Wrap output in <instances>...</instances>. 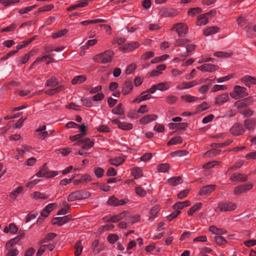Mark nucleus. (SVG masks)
<instances>
[{
  "label": "nucleus",
  "mask_w": 256,
  "mask_h": 256,
  "mask_svg": "<svg viewBox=\"0 0 256 256\" xmlns=\"http://www.w3.org/2000/svg\"><path fill=\"white\" fill-rule=\"evenodd\" d=\"M90 196V192L85 190H79L74 191L69 194L67 197L68 202H72L76 200H80L87 199Z\"/></svg>",
  "instance_id": "1"
},
{
  "label": "nucleus",
  "mask_w": 256,
  "mask_h": 256,
  "mask_svg": "<svg viewBox=\"0 0 256 256\" xmlns=\"http://www.w3.org/2000/svg\"><path fill=\"white\" fill-rule=\"evenodd\" d=\"M114 55V51L112 50H106L94 56V60L97 62L106 64L112 61Z\"/></svg>",
  "instance_id": "2"
},
{
  "label": "nucleus",
  "mask_w": 256,
  "mask_h": 256,
  "mask_svg": "<svg viewBox=\"0 0 256 256\" xmlns=\"http://www.w3.org/2000/svg\"><path fill=\"white\" fill-rule=\"evenodd\" d=\"M237 208V205L230 201H222L218 203V206L215 208L216 212H226L235 210Z\"/></svg>",
  "instance_id": "3"
},
{
  "label": "nucleus",
  "mask_w": 256,
  "mask_h": 256,
  "mask_svg": "<svg viewBox=\"0 0 256 256\" xmlns=\"http://www.w3.org/2000/svg\"><path fill=\"white\" fill-rule=\"evenodd\" d=\"M209 80L208 78L205 80H201L198 83L196 80H192L189 82H183L182 83L178 84L176 88L178 90H184L190 88L194 86H197L198 84H202L203 82H206Z\"/></svg>",
  "instance_id": "4"
},
{
  "label": "nucleus",
  "mask_w": 256,
  "mask_h": 256,
  "mask_svg": "<svg viewBox=\"0 0 256 256\" xmlns=\"http://www.w3.org/2000/svg\"><path fill=\"white\" fill-rule=\"evenodd\" d=\"M248 94L246 92V88L240 86H235L234 88L233 92L230 93V96L235 100L244 98Z\"/></svg>",
  "instance_id": "5"
},
{
  "label": "nucleus",
  "mask_w": 256,
  "mask_h": 256,
  "mask_svg": "<svg viewBox=\"0 0 256 256\" xmlns=\"http://www.w3.org/2000/svg\"><path fill=\"white\" fill-rule=\"evenodd\" d=\"M252 187L253 185L250 183H247L239 185L234 188L233 192L234 194L240 196L250 190L252 188Z\"/></svg>",
  "instance_id": "6"
},
{
  "label": "nucleus",
  "mask_w": 256,
  "mask_h": 256,
  "mask_svg": "<svg viewBox=\"0 0 256 256\" xmlns=\"http://www.w3.org/2000/svg\"><path fill=\"white\" fill-rule=\"evenodd\" d=\"M171 30H175L179 36H184L188 30V26L183 23H178L175 24L172 28Z\"/></svg>",
  "instance_id": "7"
},
{
  "label": "nucleus",
  "mask_w": 256,
  "mask_h": 256,
  "mask_svg": "<svg viewBox=\"0 0 256 256\" xmlns=\"http://www.w3.org/2000/svg\"><path fill=\"white\" fill-rule=\"evenodd\" d=\"M245 130L243 126L239 124L236 123L230 129V133L234 136H238L244 134Z\"/></svg>",
  "instance_id": "8"
},
{
  "label": "nucleus",
  "mask_w": 256,
  "mask_h": 256,
  "mask_svg": "<svg viewBox=\"0 0 256 256\" xmlns=\"http://www.w3.org/2000/svg\"><path fill=\"white\" fill-rule=\"evenodd\" d=\"M128 202V200L127 199H122L119 200L114 196H112L108 198V204L112 206H123Z\"/></svg>",
  "instance_id": "9"
},
{
  "label": "nucleus",
  "mask_w": 256,
  "mask_h": 256,
  "mask_svg": "<svg viewBox=\"0 0 256 256\" xmlns=\"http://www.w3.org/2000/svg\"><path fill=\"white\" fill-rule=\"evenodd\" d=\"M71 216L70 214L54 218L52 220V223L53 224H58V226H62L64 224L68 222L70 220Z\"/></svg>",
  "instance_id": "10"
},
{
  "label": "nucleus",
  "mask_w": 256,
  "mask_h": 256,
  "mask_svg": "<svg viewBox=\"0 0 256 256\" xmlns=\"http://www.w3.org/2000/svg\"><path fill=\"white\" fill-rule=\"evenodd\" d=\"M197 69L202 72H212L218 68V66L216 65L206 64L196 67Z\"/></svg>",
  "instance_id": "11"
},
{
  "label": "nucleus",
  "mask_w": 256,
  "mask_h": 256,
  "mask_svg": "<svg viewBox=\"0 0 256 256\" xmlns=\"http://www.w3.org/2000/svg\"><path fill=\"white\" fill-rule=\"evenodd\" d=\"M216 188L215 184H210L202 186L199 190L198 194L200 196H204L211 194L213 192Z\"/></svg>",
  "instance_id": "12"
},
{
  "label": "nucleus",
  "mask_w": 256,
  "mask_h": 256,
  "mask_svg": "<svg viewBox=\"0 0 256 256\" xmlns=\"http://www.w3.org/2000/svg\"><path fill=\"white\" fill-rule=\"evenodd\" d=\"M94 141L89 138H85L76 142L77 145L82 144V148L85 150H88L92 148L94 146Z\"/></svg>",
  "instance_id": "13"
},
{
  "label": "nucleus",
  "mask_w": 256,
  "mask_h": 256,
  "mask_svg": "<svg viewBox=\"0 0 256 256\" xmlns=\"http://www.w3.org/2000/svg\"><path fill=\"white\" fill-rule=\"evenodd\" d=\"M230 180L232 182H244L248 180V176L243 174L236 172L232 174Z\"/></svg>",
  "instance_id": "14"
},
{
  "label": "nucleus",
  "mask_w": 256,
  "mask_h": 256,
  "mask_svg": "<svg viewBox=\"0 0 256 256\" xmlns=\"http://www.w3.org/2000/svg\"><path fill=\"white\" fill-rule=\"evenodd\" d=\"M230 100L228 94L226 93L217 96L215 98L214 104L216 105L222 106Z\"/></svg>",
  "instance_id": "15"
},
{
  "label": "nucleus",
  "mask_w": 256,
  "mask_h": 256,
  "mask_svg": "<svg viewBox=\"0 0 256 256\" xmlns=\"http://www.w3.org/2000/svg\"><path fill=\"white\" fill-rule=\"evenodd\" d=\"M40 171L44 175V178H50L58 175V173L57 171L48 170L46 164L44 165L40 168Z\"/></svg>",
  "instance_id": "16"
},
{
  "label": "nucleus",
  "mask_w": 256,
  "mask_h": 256,
  "mask_svg": "<svg viewBox=\"0 0 256 256\" xmlns=\"http://www.w3.org/2000/svg\"><path fill=\"white\" fill-rule=\"evenodd\" d=\"M57 207L56 203H51L48 204L41 212V216L44 217H47L50 213Z\"/></svg>",
  "instance_id": "17"
},
{
  "label": "nucleus",
  "mask_w": 256,
  "mask_h": 256,
  "mask_svg": "<svg viewBox=\"0 0 256 256\" xmlns=\"http://www.w3.org/2000/svg\"><path fill=\"white\" fill-rule=\"evenodd\" d=\"M157 118L158 116L154 114L146 115L140 120V123L141 124H146Z\"/></svg>",
  "instance_id": "18"
},
{
  "label": "nucleus",
  "mask_w": 256,
  "mask_h": 256,
  "mask_svg": "<svg viewBox=\"0 0 256 256\" xmlns=\"http://www.w3.org/2000/svg\"><path fill=\"white\" fill-rule=\"evenodd\" d=\"M161 14L164 17H174L178 15V12L174 8H164L161 10Z\"/></svg>",
  "instance_id": "19"
},
{
  "label": "nucleus",
  "mask_w": 256,
  "mask_h": 256,
  "mask_svg": "<svg viewBox=\"0 0 256 256\" xmlns=\"http://www.w3.org/2000/svg\"><path fill=\"white\" fill-rule=\"evenodd\" d=\"M133 84L130 80H126L123 84L122 92L124 95L130 94L132 91Z\"/></svg>",
  "instance_id": "20"
},
{
  "label": "nucleus",
  "mask_w": 256,
  "mask_h": 256,
  "mask_svg": "<svg viewBox=\"0 0 256 256\" xmlns=\"http://www.w3.org/2000/svg\"><path fill=\"white\" fill-rule=\"evenodd\" d=\"M124 218L127 221L128 224H132L140 220V216L138 214L129 215L126 212V216Z\"/></svg>",
  "instance_id": "21"
},
{
  "label": "nucleus",
  "mask_w": 256,
  "mask_h": 256,
  "mask_svg": "<svg viewBox=\"0 0 256 256\" xmlns=\"http://www.w3.org/2000/svg\"><path fill=\"white\" fill-rule=\"evenodd\" d=\"M126 160L125 156H116L110 160V164L118 166L122 164Z\"/></svg>",
  "instance_id": "22"
},
{
  "label": "nucleus",
  "mask_w": 256,
  "mask_h": 256,
  "mask_svg": "<svg viewBox=\"0 0 256 256\" xmlns=\"http://www.w3.org/2000/svg\"><path fill=\"white\" fill-rule=\"evenodd\" d=\"M62 208L58 210L57 215H64L69 212L70 210V206L65 201L62 202Z\"/></svg>",
  "instance_id": "23"
},
{
  "label": "nucleus",
  "mask_w": 256,
  "mask_h": 256,
  "mask_svg": "<svg viewBox=\"0 0 256 256\" xmlns=\"http://www.w3.org/2000/svg\"><path fill=\"white\" fill-rule=\"evenodd\" d=\"M140 44L138 42H134L130 44H124L123 49L126 52H132L138 48Z\"/></svg>",
  "instance_id": "24"
},
{
  "label": "nucleus",
  "mask_w": 256,
  "mask_h": 256,
  "mask_svg": "<svg viewBox=\"0 0 256 256\" xmlns=\"http://www.w3.org/2000/svg\"><path fill=\"white\" fill-rule=\"evenodd\" d=\"M220 28L218 26H210L204 30V34L206 36H208L215 34L219 32Z\"/></svg>",
  "instance_id": "25"
},
{
  "label": "nucleus",
  "mask_w": 256,
  "mask_h": 256,
  "mask_svg": "<svg viewBox=\"0 0 256 256\" xmlns=\"http://www.w3.org/2000/svg\"><path fill=\"white\" fill-rule=\"evenodd\" d=\"M190 202L188 200H186L184 202H176L173 208L175 210H178L180 212V210H182L184 208L190 205Z\"/></svg>",
  "instance_id": "26"
},
{
  "label": "nucleus",
  "mask_w": 256,
  "mask_h": 256,
  "mask_svg": "<svg viewBox=\"0 0 256 256\" xmlns=\"http://www.w3.org/2000/svg\"><path fill=\"white\" fill-rule=\"evenodd\" d=\"M242 81L246 85L250 86L252 84H256V79L254 77L250 76H245L242 78Z\"/></svg>",
  "instance_id": "27"
},
{
  "label": "nucleus",
  "mask_w": 256,
  "mask_h": 256,
  "mask_svg": "<svg viewBox=\"0 0 256 256\" xmlns=\"http://www.w3.org/2000/svg\"><path fill=\"white\" fill-rule=\"evenodd\" d=\"M24 188L22 186H18L13 190L10 194V198L12 200H15L22 192Z\"/></svg>",
  "instance_id": "28"
},
{
  "label": "nucleus",
  "mask_w": 256,
  "mask_h": 256,
  "mask_svg": "<svg viewBox=\"0 0 256 256\" xmlns=\"http://www.w3.org/2000/svg\"><path fill=\"white\" fill-rule=\"evenodd\" d=\"M182 180L180 176L172 177L168 180L169 184L172 186H176L182 184Z\"/></svg>",
  "instance_id": "29"
},
{
  "label": "nucleus",
  "mask_w": 256,
  "mask_h": 256,
  "mask_svg": "<svg viewBox=\"0 0 256 256\" xmlns=\"http://www.w3.org/2000/svg\"><path fill=\"white\" fill-rule=\"evenodd\" d=\"M256 124V120L253 118L247 119L244 122V126L248 130H253Z\"/></svg>",
  "instance_id": "30"
},
{
  "label": "nucleus",
  "mask_w": 256,
  "mask_h": 256,
  "mask_svg": "<svg viewBox=\"0 0 256 256\" xmlns=\"http://www.w3.org/2000/svg\"><path fill=\"white\" fill-rule=\"evenodd\" d=\"M132 175L134 178L137 179L141 177L142 175V172L140 168L134 167L130 168Z\"/></svg>",
  "instance_id": "31"
},
{
  "label": "nucleus",
  "mask_w": 256,
  "mask_h": 256,
  "mask_svg": "<svg viewBox=\"0 0 256 256\" xmlns=\"http://www.w3.org/2000/svg\"><path fill=\"white\" fill-rule=\"evenodd\" d=\"M208 13H206L200 16L198 18L196 24L198 26L206 25L208 22L207 16Z\"/></svg>",
  "instance_id": "32"
},
{
  "label": "nucleus",
  "mask_w": 256,
  "mask_h": 256,
  "mask_svg": "<svg viewBox=\"0 0 256 256\" xmlns=\"http://www.w3.org/2000/svg\"><path fill=\"white\" fill-rule=\"evenodd\" d=\"M209 230L212 234L216 235H221L226 233V230L224 229H221L212 226L209 227Z\"/></svg>",
  "instance_id": "33"
},
{
  "label": "nucleus",
  "mask_w": 256,
  "mask_h": 256,
  "mask_svg": "<svg viewBox=\"0 0 256 256\" xmlns=\"http://www.w3.org/2000/svg\"><path fill=\"white\" fill-rule=\"evenodd\" d=\"M49 197V195L39 192H35L33 193L32 198L36 200H44Z\"/></svg>",
  "instance_id": "34"
},
{
  "label": "nucleus",
  "mask_w": 256,
  "mask_h": 256,
  "mask_svg": "<svg viewBox=\"0 0 256 256\" xmlns=\"http://www.w3.org/2000/svg\"><path fill=\"white\" fill-rule=\"evenodd\" d=\"M86 79L85 75H80L74 77L72 80V84H80L84 82Z\"/></svg>",
  "instance_id": "35"
},
{
  "label": "nucleus",
  "mask_w": 256,
  "mask_h": 256,
  "mask_svg": "<svg viewBox=\"0 0 256 256\" xmlns=\"http://www.w3.org/2000/svg\"><path fill=\"white\" fill-rule=\"evenodd\" d=\"M157 88V90L160 91H164L168 90L170 88V82H160L156 84Z\"/></svg>",
  "instance_id": "36"
},
{
  "label": "nucleus",
  "mask_w": 256,
  "mask_h": 256,
  "mask_svg": "<svg viewBox=\"0 0 256 256\" xmlns=\"http://www.w3.org/2000/svg\"><path fill=\"white\" fill-rule=\"evenodd\" d=\"M160 210V208L158 206H154L152 208L150 212V218L154 220L157 216V214Z\"/></svg>",
  "instance_id": "37"
},
{
  "label": "nucleus",
  "mask_w": 256,
  "mask_h": 256,
  "mask_svg": "<svg viewBox=\"0 0 256 256\" xmlns=\"http://www.w3.org/2000/svg\"><path fill=\"white\" fill-rule=\"evenodd\" d=\"M58 84V79L52 76L48 80L46 83V86H55Z\"/></svg>",
  "instance_id": "38"
},
{
  "label": "nucleus",
  "mask_w": 256,
  "mask_h": 256,
  "mask_svg": "<svg viewBox=\"0 0 256 256\" xmlns=\"http://www.w3.org/2000/svg\"><path fill=\"white\" fill-rule=\"evenodd\" d=\"M157 169L160 172H166L170 169V164L168 163L159 164L157 166Z\"/></svg>",
  "instance_id": "39"
},
{
  "label": "nucleus",
  "mask_w": 256,
  "mask_h": 256,
  "mask_svg": "<svg viewBox=\"0 0 256 256\" xmlns=\"http://www.w3.org/2000/svg\"><path fill=\"white\" fill-rule=\"evenodd\" d=\"M126 214V212H124L116 215L111 216V222H116L119 221L125 217Z\"/></svg>",
  "instance_id": "40"
},
{
  "label": "nucleus",
  "mask_w": 256,
  "mask_h": 256,
  "mask_svg": "<svg viewBox=\"0 0 256 256\" xmlns=\"http://www.w3.org/2000/svg\"><path fill=\"white\" fill-rule=\"evenodd\" d=\"M232 54V52H218L214 53L213 55L214 56L218 58H228Z\"/></svg>",
  "instance_id": "41"
},
{
  "label": "nucleus",
  "mask_w": 256,
  "mask_h": 256,
  "mask_svg": "<svg viewBox=\"0 0 256 256\" xmlns=\"http://www.w3.org/2000/svg\"><path fill=\"white\" fill-rule=\"evenodd\" d=\"M118 128L124 130H131L133 128V125L132 123L120 122Z\"/></svg>",
  "instance_id": "42"
},
{
  "label": "nucleus",
  "mask_w": 256,
  "mask_h": 256,
  "mask_svg": "<svg viewBox=\"0 0 256 256\" xmlns=\"http://www.w3.org/2000/svg\"><path fill=\"white\" fill-rule=\"evenodd\" d=\"M170 57L168 54H166L160 56L155 58L151 60V63L152 64H156L160 62H162Z\"/></svg>",
  "instance_id": "43"
},
{
  "label": "nucleus",
  "mask_w": 256,
  "mask_h": 256,
  "mask_svg": "<svg viewBox=\"0 0 256 256\" xmlns=\"http://www.w3.org/2000/svg\"><path fill=\"white\" fill-rule=\"evenodd\" d=\"M244 30L246 32L248 36L252 38L253 36L252 31L256 32V24L252 28L250 25L246 26L244 28Z\"/></svg>",
  "instance_id": "44"
},
{
  "label": "nucleus",
  "mask_w": 256,
  "mask_h": 256,
  "mask_svg": "<svg viewBox=\"0 0 256 256\" xmlns=\"http://www.w3.org/2000/svg\"><path fill=\"white\" fill-rule=\"evenodd\" d=\"M56 236V234L54 232H51L48 234L40 242V243L44 244L47 242L54 238Z\"/></svg>",
  "instance_id": "45"
},
{
  "label": "nucleus",
  "mask_w": 256,
  "mask_h": 256,
  "mask_svg": "<svg viewBox=\"0 0 256 256\" xmlns=\"http://www.w3.org/2000/svg\"><path fill=\"white\" fill-rule=\"evenodd\" d=\"M75 256H80L82 253L83 247L82 245V242L79 240L75 244Z\"/></svg>",
  "instance_id": "46"
},
{
  "label": "nucleus",
  "mask_w": 256,
  "mask_h": 256,
  "mask_svg": "<svg viewBox=\"0 0 256 256\" xmlns=\"http://www.w3.org/2000/svg\"><path fill=\"white\" fill-rule=\"evenodd\" d=\"M202 206V204L201 202H198L194 206H193L188 211V214L189 216H192L193 214L199 210Z\"/></svg>",
  "instance_id": "47"
},
{
  "label": "nucleus",
  "mask_w": 256,
  "mask_h": 256,
  "mask_svg": "<svg viewBox=\"0 0 256 256\" xmlns=\"http://www.w3.org/2000/svg\"><path fill=\"white\" fill-rule=\"evenodd\" d=\"M112 112L114 114L122 115L124 114V110L122 108V104H118L116 108L112 109Z\"/></svg>",
  "instance_id": "48"
},
{
  "label": "nucleus",
  "mask_w": 256,
  "mask_h": 256,
  "mask_svg": "<svg viewBox=\"0 0 256 256\" xmlns=\"http://www.w3.org/2000/svg\"><path fill=\"white\" fill-rule=\"evenodd\" d=\"M181 98L188 102H196L198 100V98L189 94L182 96Z\"/></svg>",
  "instance_id": "49"
},
{
  "label": "nucleus",
  "mask_w": 256,
  "mask_h": 256,
  "mask_svg": "<svg viewBox=\"0 0 256 256\" xmlns=\"http://www.w3.org/2000/svg\"><path fill=\"white\" fill-rule=\"evenodd\" d=\"M188 154V152L185 150H179L172 152L170 155L172 157H181L186 156Z\"/></svg>",
  "instance_id": "50"
},
{
  "label": "nucleus",
  "mask_w": 256,
  "mask_h": 256,
  "mask_svg": "<svg viewBox=\"0 0 256 256\" xmlns=\"http://www.w3.org/2000/svg\"><path fill=\"white\" fill-rule=\"evenodd\" d=\"M182 142V138L180 136H175L172 138L168 142V145H175L178 144H180Z\"/></svg>",
  "instance_id": "51"
},
{
  "label": "nucleus",
  "mask_w": 256,
  "mask_h": 256,
  "mask_svg": "<svg viewBox=\"0 0 256 256\" xmlns=\"http://www.w3.org/2000/svg\"><path fill=\"white\" fill-rule=\"evenodd\" d=\"M54 8V6L52 4L46 5V6H42V7L38 8L36 12L37 13V12H48V11Z\"/></svg>",
  "instance_id": "52"
},
{
  "label": "nucleus",
  "mask_w": 256,
  "mask_h": 256,
  "mask_svg": "<svg viewBox=\"0 0 256 256\" xmlns=\"http://www.w3.org/2000/svg\"><path fill=\"white\" fill-rule=\"evenodd\" d=\"M92 247L94 252L96 253H98L102 250V248L97 240L93 242Z\"/></svg>",
  "instance_id": "53"
},
{
  "label": "nucleus",
  "mask_w": 256,
  "mask_h": 256,
  "mask_svg": "<svg viewBox=\"0 0 256 256\" xmlns=\"http://www.w3.org/2000/svg\"><path fill=\"white\" fill-rule=\"evenodd\" d=\"M19 2L20 0H0V4L4 6H8Z\"/></svg>",
  "instance_id": "54"
},
{
  "label": "nucleus",
  "mask_w": 256,
  "mask_h": 256,
  "mask_svg": "<svg viewBox=\"0 0 256 256\" xmlns=\"http://www.w3.org/2000/svg\"><path fill=\"white\" fill-rule=\"evenodd\" d=\"M104 20L102 18H98L94 20H87L82 21L80 22V24L83 26L88 25L89 24H96L98 22H104Z\"/></svg>",
  "instance_id": "55"
},
{
  "label": "nucleus",
  "mask_w": 256,
  "mask_h": 256,
  "mask_svg": "<svg viewBox=\"0 0 256 256\" xmlns=\"http://www.w3.org/2000/svg\"><path fill=\"white\" fill-rule=\"evenodd\" d=\"M72 151L70 148H66L62 149L56 150V152L58 154L61 153L64 156H68Z\"/></svg>",
  "instance_id": "56"
},
{
  "label": "nucleus",
  "mask_w": 256,
  "mask_h": 256,
  "mask_svg": "<svg viewBox=\"0 0 256 256\" xmlns=\"http://www.w3.org/2000/svg\"><path fill=\"white\" fill-rule=\"evenodd\" d=\"M94 174L98 178H100L104 176V170L100 167H96L94 168Z\"/></svg>",
  "instance_id": "57"
},
{
  "label": "nucleus",
  "mask_w": 256,
  "mask_h": 256,
  "mask_svg": "<svg viewBox=\"0 0 256 256\" xmlns=\"http://www.w3.org/2000/svg\"><path fill=\"white\" fill-rule=\"evenodd\" d=\"M228 86L226 85L216 84L212 87V92H216L220 90H226Z\"/></svg>",
  "instance_id": "58"
},
{
  "label": "nucleus",
  "mask_w": 256,
  "mask_h": 256,
  "mask_svg": "<svg viewBox=\"0 0 256 256\" xmlns=\"http://www.w3.org/2000/svg\"><path fill=\"white\" fill-rule=\"evenodd\" d=\"M215 242L218 245L224 244L227 242V240L221 236H216L214 238Z\"/></svg>",
  "instance_id": "59"
},
{
  "label": "nucleus",
  "mask_w": 256,
  "mask_h": 256,
  "mask_svg": "<svg viewBox=\"0 0 256 256\" xmlns=\"http://www.w3.org/2000/svg\"><path fill=\"white\" fill-rule=\"evenodd\" d=\"M68 32V30L66 29H64L62 30L58 31L52 34V38H60L64 36L66 32Z\"/></svg>",
  "instance_id": "60"
},
{
  "label": "nucleus",
  "mask_w": 256,
  "mask_h": 256,
  "mask_svg": "<svg viewBox=\"0 0 256 256\" xmlns=\"http://www.w3.org/2000/svg\"><path fill=\"white\" fill-rule=\"evenodd\" d=\"M154 56V53L152 51H148L144 54L141 56V59L144 60H148L150 58H152Z\"/></svg>",
  "instance_id": "61"
},
{
  "label": "nucleus",
  "mask_w": 256,
  "mask_h": 256,
  "mask_svg": "<svg viewBox=\"0 0 256 256\" xmlns=\"http://www.w3.org/2000/svg\"><path fill=\"white\" fill-rule=\"evenodd\" d=\"M104 98V94L102 92H99L93 96L92 98V100L94 102H98L102 100Z\"/></svg>",
  "instance_id": "62"
},
{
  "label": "nucleus",
  "mask_w": 256,
  "mask_h": 256,
  "mask_svg": "<svg viewBox=\"0 0 256 256\" xmlns=\"http://www.w3.org/2000/svg\"><path fill=\"white\" fill-rule=\"evenodd\" d=\"M193 234H194V232L188 231H185L182 234L180 238V240L182 241L186 240L188 238H190Z\"/></svg>",
  "instance_id": "63"
},
{
  "label": "nucleus",
  "mask_w": 256,
  "mask_h": 256,
  "mask_svg": "<svg viewBox=\"0 0 256 256\" xmlns=\"http://www.w3.org/2000/svg\"><path fill=\"white\" fill-rule=\"evenodd\" d=\"M202 9L200 8H192L189 10L188 14L189 16H194L196 14L201 12Z\"/></svg>",
  "instance_id": "64"
}]
</instances>
